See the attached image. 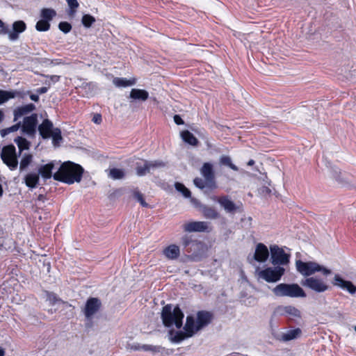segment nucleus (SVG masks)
I'll return each mask as SVG.
<instances>
[{"instance_id": "obj_17", "label": "nucleus", "mask_w": 356, "mask_h": 356, "mask_svg": "<svg viewBox=\"0 0 356 356\" xmlns=\"http://www.w3.org/2000/svg\"><path fill=\"white\" fill-rule=\"evenodd\" d=\"M59 165V163L56 161H52L48 163L41 165L38 169V173L44 180L49 179L53 177V171L56 169V165Z\"/></svg>"}, {"instance_id": "obj_54", "label": "nucleus", "mask_w": 356, "mask_h": 356, "mask_svg": "<svg viewBox=\"0 0 356 356\" xmlns=\"http://www.w3.org/2000/svg\"><path fill=\"white\" fill-rule=\"evenodd\" d=\"M173 119L175 123L177 125H181L184 124V121L179 115H175Z\"/></svg>"}, {"instance_id": "obj_51", "label": "nucleus", "mask_w": 356, "mask_h": 356, "mask_svg": "<svg viewBox=\"0 0 356 356\" xmlns=\"http://www.w3.org/2000/svg\"><path fill=\"white\" fill-rule=\"evenodd\" d=\"M0 33L3 34V35L8 34L9 35L8 27L1 19H0Z\"/></svg>"}, {"instance_id": "obj_35", "label": "nucleus", "mask_w": 356, "mask_h": 356, "mask_svg": "<svg viewBox=\"0 0 356 356\" xmlns=\"http://www.w3.org/2000/svg\"><path fill=\"white\" fill-rule=\"evenodd\" d=\"M193 184L194 185L201 189L203 190L204 188H209L210 190H213L216 188V184H214V185H211L209 184V182L204 179V180L200 177H196L193 179Z\"/></svg>"}, {"instance_id": "obj_42", "label": "nucleus", "mask_w": 356, "mask_h": 356, "mask_svg": "<svg viewBox=\"0 0 356 356\" xmlns=\"http://www.w3.org/2000/svg\"><path fill=\"white\" fill-rule=\"evenodd\" d=\"M109 177L113 179H121L124 177V172L122 169L114 168L110 170Z\"/></svg>"}, {"instance_id": "obj_46", "label": "nucleus", "mask_w": 356, "mask_h": 356, "mask_svg": "<svg viewBox=\"0 0 356 356\" xmlns=\"http://www.w3.org/2000/svg\"><path fill=\"white\" fill-rule=\"evenodd\" d=\"M194 241L195 240H193L190 236H184L181 238V241L185 252H186L187 250L192 245V244L194 243Z\"/></svg>"}, {"instance_id": "obj_4", "label": "nucleus", "mask_w": 356, "mask_h": 356, "mask_svg": "<svg viewBox=\"0 0 356 356\" xmlns=\"http://www.w3.org/2000/svg\"><path fill=\"white\" fill-rule=\"evenodd\" d=\"M277 296H288L291 298H305L306 293L298 284L282 283L277 285L273 290Z\"/></svg>"}, {"instance_id": "obj_27", "label": "nucleus", "mask_w": 356, "mask_h": 356, "mask_svg": "<svg viewBox=\"0 0 356 356\" xmlns=\"http://www.w3.org/2000/svg\"><path fill=\"white\" fill-rule=\"evenodd\" d=\"M301 334L302 330L300 328L297 327L291 329L287 330L286 332L282 333L280 340L282 341H289L300 337Z\"/></svg>"}, {"instance_id": "obj_34", "label": "nucleus", "mask_w": 356, "mask_h": 356, "mask_svg": "<svg viewBox=\"0 0 356 356\" xmlns=\"http://www.w3.org/2000/svg\"><path fill=\"white\" fill-rule=\"evenodd\" d=\"M19 149V154H22L24 150L29 149L31 143L22 136H17L14 139Z\"/></svg>"}, {"instance_id": "obj_41", "label": "nucleus", "mask_w": 356, "mask_h": 356, "mask_svg": "<svg viewBox=\"0 0 356 356\" xmlns=\"http://www.w3.org/2000/svg\"><path fill=\"white\" fill-rule=\"evenodd\" d=\"M175 189L180 192L184 197L188 198L191 196V193L188 188H187L183 184L180 182H176L175 184Z\"/></svg>"}, {"instance_id": "obj_5", "label": "nucleus", "mask_w": 356, "mask_h": 356, "mask_svg": "<svg viewBox=\"0 0 356 356\" xmlns=\"http://www.w3.org/2000/svg\"><path fill=\"white\" fill-rule=\"evenodd\" d=\"M21 154L17 153L16 148L14 145L10 144L3 146L1 153V158L4 164L10 170H15L19 164L18 157Z\"/></svg>"}, {"instance_id": "obj_28", "label": "nucleus", "mask_w": 356, "mask_h": 356, "mask_svg": "<svg viewBox=\"0 0 356 356\" xmlns=\"http://www.w3.org/2000/svg\"><path fill=\"white\" fill-rule=\"evenodd\" d=\"M129 97L135 100L145 101L149 98V92L143 89L133 88Z\"/></svg>"}, {"instance_id": "obj_49", "label": "nucleus", "mask_w": 356, "mask_h": 356, "mask_svg": "<svg viewBox=\"0 0 356 356\" xmlns=\"http://www.w3.org/2000/svg\"><path fill=\"white\" fill-rule=\"evenodd\" d=\"M135 198L140 203L143 207H147L148 204L145 201L143 195L139 192L134 193Z\"/></svg>"}, {"instance_id": "obj_12", "label": "nucleus", "mask_w": 356, "mask_h": 356, "mask_svg": "<svg viewBox=\"0 0 356 356\" xmlns=\"http://www.w3.org/2000/svg\"><path fill=\"white\" fill-rule=\"evenodd\" d=\"M301 284L302 286L316 293H323L329 289L328 285L321 279L315 277H307L305 280H302Z\"/></svg>"}, {"instance_id": "obj_2", "label": "nucleus", "mask_w": 356, "mask_h": 356, "mask_svg": "<svg viewBox=\"0 0 356 356\" xmlns=\"http://www.w3.org/2000/svg\"><path fill=\"white\" fill-rule=\"evenodd\" d=\"M184 314L180 307L177 305L174 307L167 305L163 307L161 318L163 325L167 327L175 326L179 329L183 325Z\"/></svg>"}, {"instance_id": "obj_45", "label": "nucleus", "mask_w": 356, "mask_h": 356, "mask_svg": "<svg viewBox=\"0 0 356 356\" xmlns=\"http://www.w3.org/2000/svg\"><path fill=\"white\" fill-rule=\"evenodd\" d=\"M95 22V18L90 14L83 15L81 19V23L86 28H90Z\"/></svg>"}, {"instance_id": "obj_14", "label": "nucleus", "mask_w": 356, "mask_h": 356, "mask_svg": "<svg viewBox=\"0 0 356 356\" xmlns=\"http://www.w3.org/2000/svg\"><path fill=\"white\" fill-rule=\"evenodd\" d=\"M101 300L97 298H89L85 305L83 314L87 319H90L101 308Z\"/></svg>"}, {"instance_id": "obj_29", "label": "nucleus", "mask_w": 356, "mask_h": 356, "mask_svg": "<svg viewBox=\"0 0 356 356\" xmlns=\"http://www.w3.org/2000/svg\"><path fill=\"white\" fill-rule=\"evenodd\" d=\"M163 254L169 259H176L180 254L179 248L177 245H170L163 250Z\"/></svg>"}, {"instance_id": "obj_25", "label": "nucleus", "mask_w": 356, "mask_h": 356, "mask_svg": "<svg viewBox=\"0 0 356 356\" xmlns=\"http://www.w3.org/2000/svg\"><path fill=\"white\" fill-rule=\"evenodd\" d=\"M143 351L150 352L154 355L159 354L161 356H168L171 354V351L161 346L151 344H145V347H143Z\"/></svg>"}, {"instance_id": "obj_50", "label": "nucleus", "mask_w": 356, "mask_h": 356, "mask_svg": "<svg viewBox=\"0 0 356 356\" xmlns=\"http://www.w3.org/2000/svg\"><path fill=\"white\" fill-rule=\"evenodd\" d=\"M47 78H49V81H46L45 84L48 85L49 86H51V83H55L58 82L60 80V76L58 75H50L47 76Z\"/></svg>"}, {"instance_id": "obj_32", "label": "nucleus", "mask_w": 356, "mask_h": 356, "mask_svg": "<svg viewBox=\"0 0 356 356\" xmlns=\"http://www.w3.org/2000/svg\"><path fill=\"white\" fill-rule=\"evenodd\" d=\"M33 156L30 153H24L22 154L19 165L20 172H23L31 164Z\"/></svg>"}, {"instance_id": "obj_24", "label": "nucleus", "mask_w": 356, "mask_h": 356, "mask_svg": "<svg viewBox=\"0 0 356 356\" xmlns=\"http://www.w3.org/2000/svg\"><path fill=\"white\" fill-rule=\"evenodd\" d=\"M200 211L207 219L216 220L220 217V213L213 207L202 204L200 205Z\"/></svg>"}, {"instance_id": "obj_18", "label": "nucleus", "mask_w": 356, "mask_h": 356, "mask_svg": "<svg viewBox=\"0 0 356 356\" xmlns=\"http://www.w3.org/2000/svg\"><path fill=\"white\" fill-rule=\"evenodd\" d=\"M212 200L218 202L227 213H234L238 209L235 203L232 201L227 195L220 197L213 196Z\"/></svg>"}, {"instance_id": "obj_62", "label": "nucleus", "mask_w": 356, "mask_h": 356, "mask_svg": "<svg viewBox=\"0 0 356 356\" xmlns=\"http://www.w3.org/2000/svg\"><path fill=\"white\" fill-rule=\"evenodd\" d=\"M3 118V112L0 110V122L2 121Z\"/></svg>"}, {"instance_id": "obj_20", "label": "nucleus", "mask_w": 356, "mask_h": 356, "mask_svg": "<svg viewBox=\"0 0 356 356\" xmlns=\"http://www.w3.org/2000/svg\"><path fill=\"white\" fill-rule=\"evenodd\" d=\"M26 29L25 22L22 20L15 21L12 26V30H9L8 38L11 41H15L19 38V35Z\"/></svg>"}, {"instance_id": "obj_3", "label": "nucleus", "mask_w": 356, "mask_h": 356, "mask_svg": "<svg viewBox=\"0 0 356 356\" xmlns=\"http://www.w3.org/2000/svg\"><path fill=\"white\" fill-rule=\"evenodd\" d=\"M296 270L305 277H309L317 272H321L325 276L332 273L330 269H328L314 261H302L301 260H297L296 261Z\"/></svg>"}, {"instance_id": "obj_33", "label": "nucleus", "mask_w": 356, "mask_h": 356, "mask_svg": "<svg viewBox=\"0 0 356 356\" xmlns=\"http://www.w3.org/2000/svg\"><path fill=\"white\" fill-rule=\"evenodd\" d=\"M143 163H136V175L139 177L145 176L146 174L150 172L149 168V161L143 160Z\"/></svg>"}, {"instance_id": "obj_57", "label": "nucleus", "mask_w": 356, "mask_h": 356, "mask_svg": "<svg viewBox=\"0 0 356 356\" xmlns=\"http://www.w3.org/2000/svg\"><path fill=\"white\" fill-rule=\"evenodd\" d=\"M30 99L33 102H38L39 100V95L36 92V94H31L29 96Z\"/></svg>"}, {"instance_id": "obj_40", "label": "nucleus", "mask_w": 356, "mask_h": 356, "mask_svg": "<svg viewBox=\"0 0 356 356\" xmlns=\"http://www.w3.org/2000/svg\"><path fill=\"white\" fill-rule=\"evenodd\" d=\"M220 163L223 165H226L229 168H230L232 170L234 171H238V168L234 165L231 158L229 156L223 155L220 158Z\"/></svg>"}, {"instance_id": "obj_59", "label": "nucleus", "mask_w": 356, "mask_h": 356, "mask_svg": "<svg viewBox=\"0 0 356 356\" xmlns=\"http://www.w3.org/2000/svg\"><path fill=\"white\" fill-rule=\"evenodd\" d=\"M4 355H5L4 349L0 346V356H3Z\"/></svg>"}, {"instance_id": "obj_22", "label": "nucleus", "mask_w": 356, "mask_h": 356, "mask_svg": "<svg viewBox=\"0 0 356 356\" xmlns=\"http://www.w3.org/2000/svg\"><path fill=\"white\" fill-rule=\"evenodd\" d=\"M54 129L53 123L49 119L44 120L38 127L40 135L44 139H47L51 137V133Z\"/></svg>"}, {"instance_id": "obj_39", "label": "nucleus", "mask_w": 356, "mask_h": 356, "mask_svg": "<svg viewBox=\"0 0 356 356\" xmlns=\"http://www.w3.org/2000/svg\"><path fill=\"white\" fill-rule=\"evenodd\" d=\"M50 138H52V143L54 146L58 145L63 140L60 129L58 127L54 128L51 133Z\"/></svg>"}, {"instance_id": "obj_21", "label": "nucleus", "mask_w": 356, "mask_h": 356, "mask_svg": "<svg viewBox=\"0 0 356 356\" xmlns=\"http://www.w3.org/2000/svg\"><path fill=\"white\" fill-rule=\"evenodd\" d=\"M200 172L209 184L213 186L216 184L213 165L211 163H204L200 169Z\"/></svg>"}, {"instance_id": "obj_31", "label": "nucleus", "mask_w": 356, "mask_h": 356, "mask_svg": "<svg viewBox=\"0 0 356 356\" xmlns=\"http://www.w3.org/2000/svg\"><path fill=\"white\" fill-rule=\"evenodd\" d=\"M181 139L186 143L192 146H196L198 144L197 138L188 130L182 131L180 134Z\"/></svg>"}, {"instance_id": "obj_61", "label": "nucleus", "mask_w": 356, "mask_h": 356, "mask_svg": "<svg viewBox=\"0 0 356 356\" xmlns=\"http://www.w3.org/2000/svg\"><path fill=\"white\" fill-rule=\"evenodd\" d=\"M3 193V187H2L1 184H0V197L2 196Z\"/></svg>"}, {"instance_id": "obj_19", "label": "nucleus", "mask_w": 356, "mask_h": 356, "mask_svg": "<svg viewBox=\"0 0 356 356\" xmlns=\"http://www.w3.org/2000/svg\"><path fill=\"white\" fill-rule=\"evenodd\" d=\"M268 257L269 250L267 246L262 243H259L255 248L254 259L259 263H264L267 261Z\"/></svg>"}, {"instance_id": "obj_56", "label": "nucleus", "mask_w": 356, "mask_h": 356, "mask_svg": "<svg viewBox=\"0 0 356 356\" xmlns=\"http://www.w3.org/2000/svg\"><path fill=\"white\" fill-rule=\"evenodd\" d=\"M48 87H41V88H39L38 89H36L35 92L38 94V95H42V94H44V93H46L47 91H48Z\"/></svg>"}, {"instance_id": "obj_15", "label": "nucleus", "mask_w": 356, "mask_h": 356, "mask_svg": "<svg viewBox=\"0 0 356 356\" xmlns=\"http://www.w3.org/2000/svg\"><path fill=\"white\" fill-rule=\"evenodd\" d=\"M332 284L343 290L347 291L350 294L356 293V286L349 280H346L339 274H335L332 280Z\"/></svg>"}, {"instance_id": "obj_58", "label": "nucleus", "mask_w": 356, "mask_h": 356, "mask_svg": "<svg viewBox=\"0 0 356 356\" xmlns=\"http://www.w3.org/2000/svg\"><path fill=\"white\" fill-rule=\"evenodd\" d=\"M191 202H192V203H193L195 206L199 207L200 208V205H202V204H200V202L197 200H196V199H195V198H191Z\"/></svg>"}, {"instance_id": "obj_48", "label": "nucleus", "mask_w": 356, "mask_h": 356, "mask_svg": "<svg viewBox=\"0 0 356 356\" xmlns=\"http://www.w3.org/2000/svg\"><path fill=\"white\" fill-rule=\"evenodd\" d=\"M58 29L64 33H68L72 30V25L67 22H60Z\"/></svg>"}, {"instance_id": "obj_13", "label": "nucleus", "mask_w": 356, "mask_h": 356, "mask_svg": "<svg viewBox=\"0 0 356 356\" xmlns=\"http://www.w3.org/2000/svg\"><path fill=\"white\" fill-rule=\"evenodd\" d=\"M186 252L189 254L188 258L191 261H199L204 254V244L202 241L195 240Z\"/></svg>"}, {"instance_id": "obj_16", "label": "nucleus", "mask_w": 356, "mask_h": 356, "mask_svg": "<svg viewBox=\"0 0 356 356\" xmlns=\"http://www.w3.org/2000/svg\"><path fill=\"white\" fill-rule=\"evenodd\" d=\"M184 229L187 232H209V222L204 221H193L186 223Z\"/></svg>"}, {"instance_id": "obj_7", "label": "nucleus", "mask_w": 356, "mask_h": 356, "mask_svg": "<svg viewBox=\"0 0 356 356\" xmlns=\"http://www.w3.org/2000/svg\"><path fill=\"white\" fill-rule=\"evenodd\" d=\"M192 323H193L192 319L186 318V323L183 327L184 331H181V330L175 331L174 330H170L168 331L169 339L172 343H178L186 339H188V338H190V337H192L193 336H194L195 333L192 329V325H193Z\"/></svg>"}, {"instance_id": "obj_60", "label": "nucleus", "mask_w": 356, "mask_h": 356, "mask_svg": "<svg viewBox=\"0 0 356 356\" xmlns=\"http://www.w3.org/2000/svg\"><path fill=\"white\" fill-rule=\"evenodd\" d=\"M254 164V161L253 159H250L248 162V165H253Z\"/></svg>"}, {"instance_id": "obj_55", "label": "nucleus", "mask_w": 356, "mask_h": 356, "mask_svg": "<svg viewBox=\"0 0 356 356\" xmlns=\"http://www.w3.org/2000/svg\"><path fill=\"white\" fill-rule=\"evenodd\" d=\"M102 115L100 114H96L94 115L93 118H92V121L95 123V124H100L102 122Z\"/></svg>"}, {"instance_id": "obj_37", "label": "nucleus", "mask_w": 356, "mask_h": 356, "mask_svg": "<svg viewBox=\"0 0 356 356\" xmlns=\"http://www.w3.org/2000/svg\"><path fill=\"white\" fill-rule=\"evenodd\" d=\"M18 92L15 90H0V105L4 104L10 99L15 98Z\"/></svg>"}, {"instance_id": "obj_38", "label": "nucleus", "mask_w": 356, "mask_h": 356, "mask_svg": "<svg viewBox=\"0 0 356 356\" xmlns=\"http://www.w3.org/2000/svg\"><path fill=\"white\" fill-rule=\"evenodd\" d=\"M56 15V12L53 8H42L40 12L41 19L50 22Z\"/></svg>"}, {"instance_id": "obj_36", "label": "nucleus", "mask_w": 356, "mask_h": 356, "mask_svg": "<svg viewBox=\"0 0 356 356\" xmlns=\"http://www.w3.org/2000/svg\"><path fill=\"white\" fill-rule=\"evenodd\" d=\"M113 84L117 87L126 88L136 83L135 79H127L126 78L115 77L113 81Z\"/></svg>"}, {"instance_id": "obj_47", "label": "nucleus", "mask_w": 356, "mask_h": 356, "mask_svg": "<svg viewBox=\"0 0 356 356\" xmlns=\"http://www.w3.org/2000/svg\"><path fill=\"white\" fill-rule=\"evenodd\" d=\"M165 166V163L160 160H156V161H149V168L151 170L159 168H163Z\"/></svg>"}, {"instance_id": "obj_63", "label": "nucleus", "mask_w": 356, "mask_h": 356, "mask_svg": "<svg viewBox=\"0 0 356 356\" xmlns=\"http://www.w3.org/2000/svg\"><path fill=\"white\" fill-rule=\"evenodd\" d=\"M264 190H265V191H266V192H267V193H270V190L268 188H267V187H265V188H264Z\"/></svg>"}, {"instance_id": "obj_6", "label": "nucleus", "mask_w": 356, "mask_h": 356, "mask_svg": "<svg viewBox=\"0 0 356 356\" xmlns=\"http://www.w3.org/2000/svg\"><path fill=\"white\" fill-rule=\"evenodd\" d=\"M213 318V315L211 312L206 310L198 311L196 314V321L193 316H187L186 318L192 319V329L195 334L209 325Z\"/></svg>"}, {"instance_id": "obj_9", "label": "nucleus", "mask_w": 356, "mask_h": 356, "mask_svg": "<svg viewBox=\"0 0 356 356\" xmlns=\"http://www.w3.org/2000/svg\"><path fill=\"white\" fill-rule=\"evenodd\" d=\"M285 273V268L282 266L267 267L258 273L259 278L268 283L277 282Z\"/></svg>"}, {"instance_id": "obj_43", "label": "nucleus", "mask_w": 356, "mask_h": 356, "mask_svg": "<svg viewBox=\"0 0 356 356\" xmlns=\"http://www.w3.org/2000/svg\"><path fill=\"white\" fill-rule=\"evenodd\" d=\"M19 129H21V122L20 121L10 127L1 129L0 131L1 136L2 137H4L6 135L9 134L10 133L17 131Z\"/></svg>"}, {"instance_id": "obj_53", "label": "nucleus", "mask_w": 356, "mask_h": 356, "mask_svg": "<svg viewBox=\"0 0 356 356\" xmlns=\"http://www.w3.org/2000/svg\"><path fill=\"white\" fill-rule=\"evenodd\" d=\"M143 347H145V344H140V343H133L131 346V349L134 351H139L143 350Z\"/></svg>"}, {"instance_id": "obj_11", "label": "nucleus", "mask_w": 356, "mask_h": 356, "mask_svg": "<svg viewBox=\"0 0 356 356\" xmlns=\"http://www.w3.org/2000/svg\"><path fill=\"white\" fill-rule=\"evenodd\" d=\"M38 115L32 113L29 116L24 118L22 123L21 122L22 132L30 137H33L38 129Z\"/></svg>"}, {"instance_id": "obj_44", "label": "nucleus", "mask_w": 356, "mask_h": 356, "mask_svg": "<svg viewBox=\"0 0 356 356\" xmlns=\"http://www.w3.org/2000/svg\"><path fill=\"white\" fill-rule=\"evenodd\" d=\"M38 31H47L50 29V23L48 21L40 19L35 24Z\"/></svg>"}, {"instance_id": "obj_8", "label": "nucleus", "mask_w": 356, "mask_h": 356, "mask_svg": "<svg viewBox=\"0 0 356 356\" xmlns=\"http://www.w3.org/2000/svg\"><path fill=\"white\" fill-rule=\"evenodd\" d=\"M270 262L273 266L284 267L289 264L291 255L286 253L282 248L272 245L270 246Z\"/></svg>"}, {"instance_id": "obj_52", "label": "nucleus", "mask_w": 356, "mask_h": 356, "mask_svg": "<svg viewBox=\"0 0 356 356\" xmlns=\"http://www.w3.org/2000/svg\"><path fill=\"white\" fill-rule=\"evenodd\" d=\"M66 1L71 10H75L79 7L77 0H66Z\"/></svg>"}, {"instance_id": "obj_1", "label": "nucleus", "mask_w": 356, "mask_h": 356, "mask_svg": "<svg viewBox=\"0 0 356 356\" xmlns=\"http://www.w3.org/2000/svg\"><path fill=\"white\" fill-rule=\"evenodd\" d=\"M83 173V168L72 161H65L59 165L57 171L54 173V180L67 184L79 182Z\"/></svg>"}, {"instance_id": "obj_10", "label": "nucleus", "mask_w": 356, "mask_h": 356, "mask_svg": "<svg viewBox=\"0 0 356 356\" xmlns=\"http://www.w3.org/2000/svg\"><path fill=\"white\" fill-rule=\"evenodd\" d=\"M276 312L279 315L286 317L291 323L299 324L300 321L302 319L300 311L291 305L279 306Z\"/></svg>"}, {"instance_id": "obj_30", "label": "nucleus", "mask_w": 356, "mask_h": 356, "mask_svg": "<svg viewBox=\"0 0 356 356\" xmlns=\"http://www.w3.org/2000/svg\"><path fill=\"white\" fill-rule=\"evenodd\" d=\"M46 301L49 302L50 306H54L57 304H65L66 302L60 298L54 292L44 291Z\"/></svg>"}, {"instance_id": "obj_26", "label": "nucleus", "mask_w": 356, "mask_h": 356, "mask_svg": "<svg viewBox=\"0 0 356 356\" xmlns=\"http://www.w3.org/2000/svg\"><path fill=\"white\" fill-rule=\"evenodd\" d=\"M35 109V106L33 104H28L22 106H19L14 110V122L18 120L19 118L23 115L28 114Z\"/></svg>"}, {"instance_id": "obj_23", "label": "nucleus", "mask_w": 356, "mask_h": 356, "mask_svg": "<svg viewBox=\"0 0 356 356\" xmlns=\"http://www.w3.org/2000/svg\"><path fill=\"white\" fill-rule=\"evenodd\" d=\"M40 181V175L38 172H30L24 177L23 182L29 189H33L38 187Z\"/></svg>"}]
</instances>
